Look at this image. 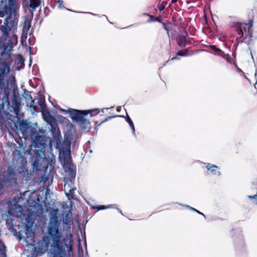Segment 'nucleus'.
<instances>
[{
    "mask_svg": "<svg viewBox=\"0 0 257 257\" xmlns=\"http://www.w3.org/2000/svg\"><path fill=\"white\" fill-rule=\"evenodd\" d=\"M59 224L57 219L50 220L48 228V234L43 237L36 247L38 251L43 253L48 250L50 237L53 242L51 246L54 248L53 257H71L73 256V239L71 233L68 234L61 242V233L59 231Z\"/></svg>",
    "mask_w": 257,
    "mask_h": 257,
    "instance_id": "1",
    "label": "nucleus"
},
{
    "mask_svg": "<svg viewBox=\"0 0 257 257\" xmlns=\"http://www.w3.org/2000/svg\"><path fill=\"white\" fill-rule=\"evenodd\" d=\"M0 30L4 38L3 43L4 52L0 54V79H1L9 72L10 66L12 62L11 52L18 43V37L14 33L9 34L11 28L7 25H1Z\"/></svg>",
    "mask_w": 257,
    "mask_h": 257,
    "instance_id": "2",
    "label": "nucleus"
},
{
    "mask_svg": "<svg viewBox=\"0 0 257 257\" xmlns=\"http://www.w3.org/2000/svg\"><path fill=\"white\" fill-rule=\"evenodd\" d=\"M59 111L62 113L69 114V116L71 119L76 122L78 125L83 130L88 128L90 124L89 120L85 118V116L89 114L90 117H92L99 112L98 109L81 111L70 108L68 109L60 108Z\"/></svg>",
    "mask_w": 257,
    "mask_h": 257,
    "instance_id": "3",
    "label": "nucleus"
},
{
    "mask_svg": "<svg viewBox=\"0 0 257 257\" xmlns=\"http://www.w3.org/2000/svg\"><path fill=\"white\" fill-rule=\"evenodd\" d=\"M19 0H3L0 4V17H6L7 23H9V19L13 15L14 16L13 20L14 25H17L18 15L17 11L19 8Z\"/></svg>",
    "mask_w": 257,
    "mask_h": 257,
    "instance_id": "4",
    "label": "nucleus"
},
{
    "mask_svg": "<svg viewBox=\"0 0 257 257\" xmlns=\"http://www.w3.org/2000/svg\"><path fill=\"white\" fill-rule=\"evenodd\" d=\"M56 148L59 151V159L61 163L64 165L69 163L71 161L70 142L67 140L61 142L59 139H57Z\"/></svg>",
    "mask_w": 257,
    "mask_h": 257,
    "instance_id": "5",
    "label": "nucleus"
},
{
    "mask_svg": "<svg viewBox=\"0 0 257 257\" xmlns=\"http://www.w3.org/2000/svg\"><path fill=\"white\" fill-rule=\"evenodd\" d=\"M40 105L43 119L52 126L55 122L54 118L50 114V112L47 108L45 104L43 102H40Z\"/></svg>",
    "mask_w": 257,
    "mask_h": 257,
    "instance_id": "6",
    "label": "nucleus"
},
{
    "mask_svg": "<svg viewBox=\"0 0 257 257\" xmlns=\"http://www.w3.org/2000/svg\"><path fill=\"white\" fill-rule=\"evenodd\" d=\"M23 209L21 206L15 204L9 206V210L7 216H10L18 217H21L23 215Z\"/></svg>",
    "mask_w": 257,
    "mask_h": 257,
    "instance_id": "7",
    "label": "nucleus"
},
{
    "mask_svg": "<svg viewBox=\"0 0 257 257\" xmlns=\"http://www.w3.org/2000/svg\"><path fill=\"white\" fill-rule=\"evenodd\" d=\"M21 105V97L18 95L14 94L11 108L17 117L19 115Z\"/></svg>",
    "mask_w": 257,
    "mask_h": 257,
    "instance_id": "8",
    "label": "nucleus"
},
{
    "mask_svg": "<svg viewBox=\"0 0 257 257\" xmlns=\"http://www.w3.org/2000/svg\"><path fill=\"white\" fill-rule=\"evenodd\" d=\"M252 22H249L247 24H242L239 27L238 34L241 37L244 36L245 38L250 35Z\"/></svg>",
    "mask_w": 257,
    "mask_h": 257,
    "instance_id": "9",
    "label": "nucleus"
},
{
    "mask_svg": "<svg viewBox=\"0 0 257 257\" xmlns=\"http://www.w3.org/2000/svg\"><path fill=\"white\" fill-rule=\"evenodd\" d=\"M207 169V174L209 175H217L220 176L221 175L220 172L219 171V168L214 165L211 164H208L206 167Z\"/></svg>",
    "mask_w": 257,
    "mask_h": 257,
    "instance_id": "10",
    "label": "nucleus"
},
{
    "mask_svg": "<svg viewBox=\"0 0 257 257\" xmlns=\"http://www.w3.org/2000/svg\"><path fill=\"white\" fill-rule=\"evenodd\" d=\"M70 184H71V181L70 182H65L64 184V190L65 191V193L69 199L70 198H72L73 194L74 193V189L73 188L69 187V185Z\"/></svg>",
    "mask_w": 257,
    "mask_h": 257,
    "instance_id": "11",
    "label": "nucleus"
},
{
    "mask_svg": "<svg viewBox=\"0 0 257 257\" xmlns=\"http://www.w3.org/2000/svg\"><path fill=\"white\" fill-rule=\"evenodd\" d=\"M24 63V60L22 56L20 55L16 56V62H15L16 67L17 69H20L22 68Z\"/></svg>",
    "mask_w": 257,
    "mask_h": 257,
    "instance_id": "12",
    "label": "nucleus"
},
{
    "mask_svg": "<svg viewBox=\"0 0 257 257\" xmlns=\"http://www.w3.org/2000/svg\"><path fill=\"white\" fill-rule=\"evenodd\" d=\"M210 48L211 50L212 51V53L214 54V55H218V56H221V55L222 54L223 51L220 50V49L217 48L214 45H211L210 46Z\"/></svg>",
    "mask_w": 257,
    "mask_h": 257,
    "instance_id": "13",
    "label": "nucleus"
},
{
    "mask_svg": "<svg viewBox=\"0 0 257 257\" xmlns=\"http://www.w3.org/2000/svg\"><path fill=\"white\" fill-rule=\"evenodd\" d=\"M31 21L29 19H26L24 23L23 31L28 32L31 28Z\"/></svg>",
    "mask_w": 257,
    "mask_h": 257,
    "instance_id": "14",
    "label": "nucleus"
},
{
    "mask_svg": "<svg viewBox=\"0 0 257 257\" xmlns=\"http://www.w3.org/2000/svg\"><path fill=\"white\" fill-rule=\"evenodd\" d=\"M28 32H23L21 37V44L23 46H27L26 40L27 38Z\"/></svg>",
    "mask_w": 257,
    "mask_h": 257,
    "instance_id": "15",
    "label": "nucleus"
},
{
    "mask_svg": "<svg viewBox=\"0 0 257 257\" xmlns=\"http://www.w3.org/2000/svg\"><path fill=\"white\" fill-rule=\"evenodd\" d=\"M111 208H116L115 205H98L94 207V208L96 209L97 210H100L102 209Z\"/></svg>",
    "mask_w": 257,
    "mask_h": 257,
    "instance_id": "16",
    "label": "nucleus"
},
{
    "mask_svg": "<svg viewBox=\"0 0 257 257\" xmlns=\"http://www.w3.org/2000/svg\"><path fill=\"white\" fill-rule=\"evenodd\" d=\"M0 257H6V247L0 240Z\"/></svg>",
    "mask_w": 257,
    "mask_h": 257,
    "instance_id": "17",
    "label": "nucleus"
},
{
    "mask_svg": "<svg viewBox=\"0 0 257 257\" xmlns=\"http://www.w3.org/2000/svg\"><path fill=\"white\" fill-rule=\"evenodd\" d=\"M125 120L127 122V123H128V124L130 125L131 128H132V131H133V133L134 134V135H135V126L134 125V123H133V121L132 120V119H131V118L128 116V115L127 114L126 115V117L125 118Z\"/></svg>",
    "mask_w": 257,
    "mask_h": 257,
    "instance_id": "18",
    "label": "nucleus"
},
{
    "mask_svg": "<svg viewBox=\"0 0 257 257\" xmlns=\"http://www.w3.org/2000/svg\"><path fill=\"white\" fill-rule=\"evenodd\" d=\"M41 0H30V7L35 9L39 6Z\"/></svg>",
    "mask_w": 257,
    "mask_h": 257,
    "instance_id": "19",
    "label": "nucleus"
},
{
    "mask_svg": "<svg viewBox=\"0 0 257 257\" xmlns=\"http://www.w3.org/2000/svg\"><path fill=\"white\" fill-rule=\"evenodd\" d=\"M178 44L180 47H185L186 45V38L184 36H181L178 39Z\"/></svg>",
    "mask_w": 257,
    "mask_h": 257,
    "instance_id": "20",
    "label": "nucleus"
},
{
    "mask_svg": "<svg viewBox=\"0 0 257 257\" xmlns=\"http://www.w3.org/2000/svg\"><path fill=\"white\" fill-rule=\"evenodd\" d=\"M187 53H188V52L187 50H185L184 51H180L178 52V54L177 55V56L176 57H172L171 60H175V59H178V57L179 56H187V55H188Z\"/></svg>",
    "mask_w": 257,
    "mask_h": 257,
    "instance_id": "21",
    "label": "nucleus"
},
{
    "mask_svg": "<svg viewBox=\"0 0 257 257\" xmlns=\"http://www.w3.org/2000/svg\"><path fill=\"white\" fill-rule=\"evenodd\" d=\"M220 56L222 57V58H223L224 59H225L227 61V62H228V63H231L232 59L229 55L225 54L223 52L222 54Z\"/></svg>",
    "mask_w": 257,
    "mask_h": 257,
    "instance_id": "22",
    "label": "nucleus"
},
{
    "mask_svg": "<svg viewBox=\"0 0 257 257\" xmlns=\"http://www.w3.org/2000/svg\"><path fill=\"white\" fill-rule=\"evenodd\" d=\"M78 255H79V257H82L83 256V250L82 247H81L80 246V244L79 245V246H78Z\"/></svg>",
    "mask_w": 257,
    "mask_h": 257,
    "instance_id": "23",
    "label": "nucleus"
},
{
    "mask_svg": "<svg viewBox=\"0 0 257 257\" xmlns=\"http://www.w3.org/2000/svg\"><path fill=\"white\" fill-rule=\"evenodd\" d=\"M57 4L58 5V7L60 9H62L64 8L63 7V2L62 0H58L57 2Z\"/></svg>",
    "mask_w": 257,
    "mask_h": 257,
    "instance_id": "24",
    "label": "nucleus"
},
{
    "mask_svg": "<svg viewBox=\"0 0 257 257\" xmlns=\"http://www.w3.org/2000/svg\"><path fill=\"white\" fill-rule=\"evenodd\" d=\"M166 3H163L158 8V9L160 11H162L164 10L166 7Z\"/></svg>",
    "mask_w": 257,
    "mask_h": 257,
    "instance_id": "25",
    "label": "nucleus"
},
{
    "mask_svg": "<svg viewBox=\"0 0 257 257\" xmlns=\"http://www.w3.org/2000/svg\"><path fill=\"white\" fill-rule=\"evenodd\" d=\"M6 223L9 224L10 227H13V224L12 223V219L11 218L10 220L9 218L6 219Z\"/></svg>",
    "mask_w": 257,
    "mask_h": 257,
    "instance_id": "26",
    "label": "nucleus"
},
{
    "mask_svg": "<svg viewBox=\"0 0 257 257\" xmlns=\"http://www.w3.org/2000/svg\"><path fill=\"white\" fill-rule=\"evenodd\" d=\"M247 197L250 200L254 199L257 200V193L254 195H248Z\"/></svg>",
    "mask_w": 257,
    "mask_h": 257,
    "instance_id": "27",
    "label": "nucleus"
},
{
    "mask_svg": "<svg viewBox=\"0 0 257 257\" xmlns=\"http://www.w3.org/2000/svg\"><path fill=\"white\" fill-rule=\"evenodd\" d=\"M187 207H188V208H189L190 209L193 210V211H197V210H196V209L193 208V207H191L189 206H186Z\"/></svg>",
    "mask_w": 257,
    "mask_h": 257,
    "instance_id": "28",
    "label": "nucleus"
},
{
    "mask_svg": "<svg viewBox=\"0 0 257 257\" xmlns=\"http://www.w3.org/2000/svg\"><path fill=\"white\" fill-rule=\"evenodd\" d=\"M196 212H197L198 213L200 214H201V215H203V216H204V217H205V215H204V214H203V213H201V212H200L199 211H198V210H197V211H196Z\"/></svg>",
    "mask_w": 257,
    "mask_h": 257,
    "instance_id": "29",
    "label": "nucleus"
},
{
    "mask_svg": "<svg viewBox=\"0 0 257 257\" xmlns=\"http://www.w3.org/2000/svg\"><path fill=\"white\" fill-rule=\"evenodd\" d=\"M150 19H151V21H155L154 19H153V16H150Z\"/></svg>",
    "mask_w": 257,
    "mask_h": 257,
    "instance_id": "30",
    "label": "nucleus"
},
{
    "mask_svg": "<svg viewBox=\"0 0 257 257\" xmlns=\"http://www.w3.org/2000/svg\"><path fill=\"white\" fill-rule=\"evenodd\" d=\"M177 1L178 0H172L171 3H175L177 2Z\"/></svg>",
    "mask_w": 257,
    "mask_h": 257,
    "instance_id": "31",
    "label": "nucleus"
},
{
    "mask_svg": "<svg viewBox=\"0 0 257 257\" xmlns=\"http://www.w3.org/2000/svg\"><path fill=\"white\" fill-rule=\"evenodd\" d=\"M237 70H238V72H242V71H241V70L240 69H239V68H237Z\"/></svg>",
    "mask_w": 257,
    "mask_h": 257,
    "instance_id": "32",
    "label": "nucleus"
},
{
    "mask_svg": "<svg viewBox=\"0 0 257 257\" xmlns=\"http://www.w3.org/2000/svg\"><path fill=\"white\" fill-rule=\"evenodd\" d=\"M254 87L255 89H257V82H256L255 84H254Z\"/></svg>",
    "mask_w": 257,
    "mask_h": 257,
    "instance_id": "33",
    "label": "nucleus"
},
{
    "mask_svg": "<svg viewBox=\"0 0 257 257\" xmlns=\"http://www.w3.org/2000/svg\"><path fill=\"white\" fill-rule=\"evenodd\" d=\"M120 109H121V107H118L117 108V111H119Z\"/></svg>",
    "mask_w": 257,
    "mask_h": 257,
    "instance_id": "34",
    "label": "nucleus"
},
{
    "mask_svg": "<svg viewBox=\"0 0 257 257\" xmlns=\"http://www.w3.org/2000/svg\"><path fill=\"white\" fill-rule=\"evenodd\" d=\"M118 211L119 212H120L121 214H122V212H121V210L118 209Z\"/></svg>",
    "mask_w": 257,
    "mask_h": 257,
    "instance_id": "35",
    "label": "nucleus"
},
{
    "mask_svg": "<svg viewBox=\"0 0 257 257\" xmlns=\"http://www.w3.org/2000/svg\"><path fill=\"white\" fill-rule=\"evenodd\" d=\"M155 21H159V19H158V18H157L156 20H155Z\"/></svg>",
    "mask_w": 257,
    "mask_h": 257,
    "instance_id": "36",
    "label": "nucleus"
},
{
    "mask_svg": "<svg viewBox=\"0 0 257 257\" xmlns=\"http://www.w3.org/2000/svg\"><path fill=\"white\" fill-rule=\"evenodd\" d=\"M89 13V14H91V15H94V14H93V13Z\"/></svg>",
    "mask_w": 257,
    "mask_h": 257,
    "instance_id": "37",
    "label": "nucleus"
},
{
    "mask_svg": "<svg viewBox=\"0 0 257 257\" xmlns=\"http://www.w3.org/2000/svg\"><path fill=\"white\" fill-rule=\"evenodd\" d=\"M104 17L106 19H107V17L105 15H104Z\"/></svg>",
    "mask_w": 257,
    "mask_h": 257,
    "instance_id": "38",
    "label": "nucleus"
},
{
    "mask_svg": "<svg viewBox=\"0 0 257 257\" xmlns=\"http://www.w3.org/2000/svg\"><path fill=\"white\" fill-rule=\"evenodd\" d=\"M104 17L106 19H107V17L105 15H104Z\"/></svg>",
    "mask_w": 257,
    "mask_h": 257,
    "instance_id": "39",
    "label": "nucleus"
},
{
    "mask_svg": "<svg viewBox=\"0 0 257 257\" xmlns=\"http://www.w3.org/2000/svg\"><path fill=\"white\" fill-rule=\"evenodd\" d=\"M104 17L106 19H107V17L105 15H104Z\"/></svg>",
    "mask_w": 257,
    "mask_h": 257,
    "instance_id": "40",
    "label": "nucleus"
},
{
    "mask_svg": "<svg viewBox=\"0 0 257 257\" xmlns=\"http://www.w3.org/2000/svg\"><path fill=\"white\" fill-rule=\"evenodd\" d=\"M104 17L106 19H107V17L105 15H104Z\"/></svg>",
    "mask_w": 257,
    "mask_h": 257,
    "instance_id": "41",
    "label": "nucleus"
},
{
    "mask_svg": "<svg viewBox=\"0 0 257 257\" xmlns=\"http://www.w3.org/2000/svg\"><path fill=\"white\" fill-rule=\"evenodd\" d=\"M104 17L106 19H107V17L105 15H104Z\"/></svg>",
    "mask_w": 257,
    "mask_h": 257,
    "instance_id": "42",
    "label": "nucleus"
},
{
    "mask_svg": "<svg viewBox=\"0 0 257 257\" xmlns=\"http://www.w3.org/2000/svg\"><path fill=\"white\" fill-rule=\"evenodd\" d=\"M62 117L64 119H66V118L65 117H63L62 116Z\"/></svg>",
    "mask_w": 257,
    "mask_h": 257,
    "instance_id": "43",
    "label": "nucleus"
},
{
    "mask_svg": "<svg viewBox=\"0 0 257 257\" xmlns=\"http://www.w3.org/2000/svg\"><path fill=\"white\" fill-rule=\"evenodd\" d=\"M115 207H116V205H115ZM115 208H116V209L118 210V208L116 207Z\"/></svg>",
    "mask_w": 257,
    "mask_h": 257,
    "instance_id": "44",
    "label": "nucleus"
}]
</instances>
